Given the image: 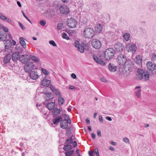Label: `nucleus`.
<instances>
[{"label": "nucleus", "mask_w": 156, "mask_h": 156, "mask_svg": "<svg viewBox=\"0 0 156 156\" xmlns=\"http://www.w3.org/2000/svg\"><path fill=\"white\" fill-rule=\"evenodd\" d=\"M115 54V51L112 48H109L106 49L104 52V56L105 59H112Z\"/></svg>", "instance_id": "1"}, {"label": "nucleus", "mask_w": 156, "mask_h": 156, "mask_svg": "<svg viewBox=\"0 0 156 156\" xmlns=\"http://www.w3.org/2000/svg\"><path fill=\"white\" fill-rule=\"evenodd\" d=\"M94 33L93 29L90 27L85 28L83 32V35L85 37L89 39L92 38L94 36Z\"/></svg>", "instance_id": "2"}, {"label": "nucleus", "mask_w": 156, "mask_h": 156, "mask_svg": "<svg viewBox=\"0 0 156 156\" xmlns=\"http://www.w3.org/2000/svg\"><path fill=\"white\" fill-rule=\"evenodd\" d=\"M124 65V69L125 71L129 73L132 71L134 67L132 61L128 59Z\"/></svg>", "instance_id": "3"}, {"label": "nucleus", "mask_w": 156, "mask_h": 156, "mask_svg": "<svg viewBox=\"0 0 156 156\" xmlns=\"http://www.w3.org/2000/svg\"><path fill=\"white\" fill-rule=\"evenodd\" d=\"M127 61L126 57L124 55L121 54L118 56L117 58V62L120 65H124Z\"/></svg>", "instance_id": "4"}, {"label": "nucleus", "mask_w": 156, "mask_h": 156, "mask_svg": "<svg viewBox=\"0 0 156 156\" xmlns=\"http://www.w3.org/2000/svg\"><path fill=\"white\" fill-rule=\"evenodd\" d=\"M67 24L69 27L73 28L76 27L77 24V22L75 19L71 18L68 19Z\"/></svg>", "instance_id": "5"}, {"label": "nucleus", "mask_w": 156, "mask_h": 156, "mask_svg": "<svg viewBox=\"0 0 156 156\" xmlns=\"http://www.w3.org/2000/svg\"><path fill=\"white\" fill-rule=\"evenodd\" d=\"M34 67V65L32 62H29L24 66V69L26 73H30Z\"/></svg>", "instance_id": "6"}, {"label": "nucleus", "mask_w": 156, "mask_h": 156, "mask_svg": "<svg viewBox=\"0 0 156 156\" xmlns=\"http://www.w3.org/2000/svg\"><path fill=\"white\" fill-rule=\"evenodd\" d=\"M91 44L93 48L97 49H99L101 46V42L99 40L96 39L92 40Z\"/></svg>", "instance_id": "7"}, {"label": "nucleus", "mask_w": 156, "mask_h": 156, "mask_svg": "<svg viewBox=\"0 0 156 156\" xmlns=\"http://www.w3.org/2000/svg\"><path fill=\"white\" fill-rule=\"evenodd\" d=\"M30 57L27 55H21L19 61L22 63L25 64L30 60Z\"/></svg>", "instance_id": "8"}, {"label": "nucleus", "mask_w": 156, "mask_h": 156, "mask_svg": "<svg viewBox=\"0 0 156 156\" xmlns=\"http://www.w3.org/2000/svg\"><path fill=\"white\" fill-rule=\"evenodd\" d=\"M126 48L129 52H134L136 51L137 47L136 44L130 43L129 44L126 46Z\"/></svg>", "instance_id": "9"}, {"label": "nucleus", "mask_w": 156, "mask_h": 156, "mask_svg": "<svg viewBox=\"0 0 156 156\" xmlns=\"http://www.w3.org/2000/svg\"><path fill=\"white\" fill-rule=\"evenodd\" d=\"M114 48L116 51L121 52L122 51L124 48V47L122 43L119 42H117L114 45Z\"/></svg>", "instance_id": "10"}, {"label": "nucleus", "mask_w": 156, "mask_h": 156, "mask_svg": "<svg viewBox=\"0 0 156 156\" xmlns=\"http://www.w3.org/2000/svg\"><path fill=\"white\" fill-rule=\"evenodd\" d=\"M60 12L63 14H67L69 11L68 7L65 5H62L59 8Z\"/></svg>", "instance_id": "11"}, {"label": "nucleus", "mask_w": 156, "mask_h": 156, "mask_svg": "<svg viewBox=\"0 0 156 156\" xmlns=\"http://www.w3.org/2000/svg\"><path fill=\"white\" fill-rule=\"evenodd\" d=\"M147 69L150 71H153L156 69V64L150 62H148L146 64Z\"/></svg>", "instance_id": "12"}, {"label": "nucleus", "mask_w": 156, "mask_h": 156, "mask_svg": "<svg viewBox=\"0 0 156 156\" xmlns=\"http://www.w3.org/2000/svg\"><path fill=\"white\" fill-rule=\"evenodd\" d=\"M75 46L77 48L79 51L81 53H83L84 51V48L83 46L80 44L79 41H76L74 42Z\"/></svg>", "instance_id": "13"}, {"label": "nucleus", "mask_w": 156, "mask_h": 156, "mask_svg": "<svg viewBox=\"0 0 156 156\" xmlns=\"http://www.w3.org/2000/svg\"><path fill=\"white\" fill-rule=\"evenodd\" d=\"M29 76L31 79L35 80L38 78L39 76L37 71H33L30 73Z\"/></svg>", "instance_id": "14"}, {"label": "nucleus", "mask_w": 156, "mask_h": 156, "mask_svg": "<svg viewBox=\"0 0 156 156\" xmlns=\"http://www.w3.org/2000/svg\"><path fill=\"white\" fill-rule=\"evenodd\" d=\"M93 58L94 61L100 64L102 66H104L105 65V62L100 57L96 56L95 55L93 56Z\"/></svg>", "instance_id": "15"}, {"label": "nucleus", "mask_w": 156, "mask_h": 156, "mask_svg": "<svg viewBox=\"0 0 156 156\" xmlns=\"http://www.w3.org/2000/svg\"><path fill=\"white\" fill-rule=\"evenodd\" d=\"M61 126V128L63 129H66L67 128L68 126V121L66 119L61 120L60 121Z\"/></svg>", "instance_id": "16"}, {"label": "nucleus", "mask_w": 156, "mask_h": 156, "mask_svg": "<svg viewBox=\"0 0 156 156\" xmlns=\"http://www.w3.org/2000/svg\"><path fill=\"white\" fill-rule=\"evenodd\" d=\"M20 56L19 52H14L12 55V59L13 61H16L18 60H20Z\"/></svg>", "instance_id": "17"}, {"label": "nucleus", "mask_w": 156, "mask_h": 156, "mask_svg": "<svg viewBox=\"0 0 156 156\" xmlns=\"http://www.w3.org/2000/svg\"><path fill=\"white\" fill-rule=\"evenodd\" d=\"M51 81L46 79H44L41 82V85L45 87H48L50 85Z\"/></svg>", "instance_id": "18"}, {"label": "nucleus", "mask_w": 156, "mask_h": 156, "mask_svg": "<svg viewBox=\"0 0 156 156\" xmlns=\"http://www.w3.org/2000/svg\"><path fill=\"white\" fill-rule=\"evenodd\" d=\"M8 35L7 34L3 31H0V40L2 41H4L7 38Z\"/></svg>", "instance_id": "19"}, {"label": "nucleus", "mask_w": 156, "mask_h": 156, "mask_svg": "<svg viewBox=\"0 0 156 156\" xmlns=\"http://www.w3.org/2000/svg\"><path fill=\"white\" fill-rule=\"evenodd\" d=\"M11 56L10 54H7L4 58L3 60V62L5 64H7L9 62L10 60L11 59Z\"/></svg>", "instance_id": "20"}, {"label": "nucleus", "mask_w": 156, "mask_h": 156, "mask_svg": "<svg viewBox=\"0 0 156 156\" xmlns=\"http://www.w3.org/2000/svg\"><path fill=\"white\" fill-rule=\"evenodd\" d=\"M135 62L137 64H141L142 63V58L140 55H137L134 59Z\"/></svg>", "instance_id": "21"}, {"label": "nucleus", "mask_w": 156, "mask_h": 156, "mask_svg": "<svg viewBox=\"0 0 156 156\" xmlns=\"http://www.w3.org/2000/svg\"><path fill=\"white\" fill-rule=\"evenodd\" d=\"M108 67L109 70L111 72H114L116 70V66L112 63H109Z\"/></svg>", "instance_id": "22"}, {"label": "nucleus", "mask_w": 156, "mask_h": 156, "mask_svg": "<svg viewBox=\"0 0 156 156\" xmlns=\"http://www.w3.org/2000/svg\"><path fill=\"white\" fill-rule=\"evenodd\" d=\"M25 38L23 37H20L19 39L20 43L22 47L24 48L27 47L26 44L24 40Z\"/></svg>", "instance_id": "23"}, {"label": "nucleus", "mask_w": 156, "mask_h": 156, "mask_svg": "<svg viewBox=\"0 0 156 156\" xmlns=\"http://www.w3.org/2000/svg\"><path fill=\"white\" fill-rule=\"evenodd\" d=\"M0 19L3 21L6 20V21L9 23H10L11 22V20L9 19V18H7L5 16H4L2 13L0 12Z\"/></svg>", "instance_id": "24"}, {"label": "nucleus", "mask_w": 156, "mask_h": 156, "mask_svg": "<svg viewBox=\"0 0 156 156\" xmlns=\"http://www.w3.org/2000/svg\"><path fill=\"white\" fill-rule=\"evenodd\" d=\"M50 87L51 90L53 92H54L56 95L58 96H61V94L59 90L57 89H55L51 85L50 86Z\"/></svg>", "instance_id": "25"}, {"label": "nucleus", "mask_w": 156, "mask_h": 156, "mask_svg": "<svg viewBox=\"0 0 156 156\" xmlns=\"http://www.w3.org/2000/svg\"><path fill=\"white\" fill-rule=\"evenodd\" d=\"M55 105V103L53 102H51L47 104V107L49 110H51L54 108Z\"/></svg>", "instance_id": "26"}, {"label": "nucleus", "mask_w": 156, "mask_h": 156, "mask_svg": "<svg viewBox=\"0 0 156 156\" xmlns=\"http://www.w3.org/2000/svg\"><path fill=\"white\" fill-rule=\"evenodd\" d=\"M143 73L138 74L134 77V78L136 80H141L143 79L144 77Z\"/></svg>", "instance_id": "27"}, {"label": "nucleus", "mask_w": 156, "mask_h": 156, "mask_svg": "<svg viewBox=\"0 0 156 156\" xmlns=\"http://www.w3.org/2000/svg\"><path fill=\"white\" fill-rule=\"evenodd\" d=\"M72 149V146L70 144H67V145H64L63 149L64 151H68L71 150Z\"/></svg>", "instance_id": "28"}, {"label": "nucleus", "mask_w": 156, "mask_h": 156, "mask_svg": "<svg viewBox=\"0 0 156 156\" xmlns=\"http://www.w3.org/2000/svg\"><path fill=\"white\" fill-rule=\"evenodd\" d=\"M130 34L129 33H125L123 35V37L124 38V41H128L129 40Z\"/></svg>", "instance_id": "29"}, {"label": "nucleus", "mask_w": 156, "mask_h": 156, "mask_svg": "<svg viewBox=\"0 0 156 156\" xmlns=\"http://www.w3.org/2000/svg\"><path fill=\"white\" fill-rule=\"evenodd\" d=\"M62 119V117L60 116L56 118L55 119L53 120V122L55 124H58L59 122H60Z\"/></svg>", "instance_id": "30"}, {"label": "nucleus", "mask_w": 156, "mask_h": 156, "mask_svg": "<svg viewBox=\"0 0 156 156\" xmlns=\"http://www.w3.org/2000/svg\"><path fill=\"white\" fill-rule=\"evenodd\" d=\"M149 74L148 72H145L144 74V77L143 78L145 80H147L149 78Z\"/></svg>", "instance_id": "31"}, {"label": "nucleus", "mask_w": 156, "mask_h": 156, "mask_svg": "<svg viewBox=\"0 0 156 156\" xmlns=\"http://www.w3.org/2000/svg\"><path fill=\"white\" fill-rule=\"evenodd\" d=\"M74 151L73 150L67 151L65 152L66 156H71L74 153Z\"/></svg>", "instance_id": "32"}, {"label": "nucleus", "mask_w": 156, "mask_h": 156, "mask_svg": "<svg viewBox=\"0 0 156 156\" xmlns=\"http://www.w3.org/2000/svg\"><path fill=\"white\" fill-rule=\"evenodd\" d=\"M30 57L35 62H38L39 61V59L37 57L31 55Z\"/></svg>", "instance_id": "33"}, {"label": "nucleus", "mask_w": 156, "mask_h": 156, "mask_svg": "<svg viewBox=\"0 0 156 156\" xmlns=\"http://www.w3.org/2000/svg\"><path fill=\"white\" fill-rule=\"evenodd\" d=\"M51 94L48 93H46L45 94L44 98L46 101L51 99L52 98L51 96Z\"/></svg>", "instance_id": "34"}, {"label": "nucleus", "mask_w": 156, "mask_h": 156, "mask_svg": "<svg viewBox=\"0 0 156 156\" xmlns=\"http://www.w3.org/2000/svg\"><path fill=\"white\" fill-rule=\"evenodd\" d=\"M58 103L60 105H62L64 103V99L61 97H59L58 98Z\"/></svg>", "instance_id": "35"}, {"label": "nucleus", "mask_w": 156, "mask_h": 156, "mask_svg": "<svg viewBox=\"0 0 156 156\" xmlns=\"http://www.w3.org/2000/svg\"><path fill=\"white\" fill-rule=\"evenodd\" d=\"M53 112L54 115H58L60 114L61 112V111L59 109H58L57 108H55L54 109Z\"/></svg>", "instance_id": "36"}, {"label": "nucleus", "mask_w": 156, "mask_h": 156, "mask_svg": "<svg viewBox=\"0 0 156 156\" xmlns=\"http://www.w3.org/2000/svg\"><path fill=\"white\" fill-rule=\"evenodd\" d=\"M73 141V138L72 137H69L66 140V144H71L72 143Z\"/></svg>", "instance_id": "37"}, {"label": "nucleus", "mask_w": 156, "mask_h": 156, "mask_svg": "<svg viewBox=\"0 0 156 156\" xmlns=\"http://www.w3.org/2000/svg\"><path fill=\"white\" fill-rule=\"evenodd\" d=\"M102 30V27L101 24H99L97 26V28L96 31L98 32H101Z\"/></svg>", "instance_id": "38"}, {"label": "nucleus", "mask_w": 156, "mask_h": 156, "mask_svg": "<svg viewBox=\"0 0 156 156\" xmlns=\"http://www.w3.org/2000/svg\"><path fill=\"white\" fill-rule=\"evenodd\" d=\"M149 9L151 11H153L155 10L156 6L154 5H151L149 6Z\"/></svg>", "instance_id": "39"}, {"label": "nucleus", "mask_w": 156, "mask_h": 156, "mask_svg": "<svg viewBox=\"0 0 156 156\" xmlns=\"http://www.w3.org/2000/svg\"><path fill=\"white\" fill-rule=\"evenodd\" d=\"M141 90L140 89L138 90L136 92V95L138 98H140V96H141Z\"/></svg>", "instance_id": "40"}, {"label": "nucleus", "mask_w": 156, "mask_h": 156, "mask_svg": "<svg viewBox=\"0 0 156 156\" xmlns=\"http://www.w3.org/2000/svg\"><path fill=\"white\" fill-rule=\"evenodd\" d=\"M55 12L54 10H51V12L50 15L48 17L50 18H51L55 15Z\"/></svg>", "instance_id": "41"}, {"label": "nucleus", "mask_w": 156, "mask_h": 156, "mask_svg": "<svg viewBox=\"0 0 156 156\" xmlns=\"http://www.w3.org/2000/svg\"><path fill=\"white\" fill-rule=\"evenodd\" d=\"M62 37L63 38L67 40H68L69 39V38L67 34L65 33H63Z\"/></svg>", "instance_id": "42"}, {"label": "nucleus", "mask_w": 156, "mask_h": 156, "mask_svg": "<svg viewBox=\"0 0 156 156\" xmlns=\"http://www.w3.org/2000/svg\"><path fill=\"white\" fill-rule=\"evenodd\" d=\"M49 44L53 45L54 47L57 46V44L55 43V42L53 40H51L49 41Z\"/></svg>", "instance_id": "43"}, {"label": "nucleus", "mask_w": 156, "mask_h": 156, "mask_svg": "<svg viewBox=\"0 0 156 156\" xmlns=\"http://www.w3.org/2000/svg\"><path fill=\"white\" fill-rule=\"evenodd\" d=\"M22 13V14H23V16H24V17L30 22V23L31 24L32 23L30 21V20L27 17L26 15L25 14L24 12L23 11H21Z\"/></svg>", "instance_id": "44"}, {"label": "nucleus", "mask_w": 156, "mask_h": 156, "mask_svg": "<svg viewBox=\"0 0 156 156\" xmlns=\"http://www.w3.org/2000/svg\"><path fill=\"white\" fill-rule=\"evenodd\" d=\"M63 28V24L61 23L58 24L57 28L59 30L62 29Z\"/></svg>", "instance_id": "45"}, {"label": "nucleus", "mask_w": 156, "mask_h": 156, "mask_svg": "<svg viewBox=\"0 0 156 156\" xmlns=\"http://www.w3.org/2000/svg\"><path fill=\"white\" fill-rule=\"evenodd\" d=\"M122 140L126 144L129 143V140L127 138L124 137L123 139Z\"/></svg>", "instance_id": "46"}, {"label": "nucleus", "mask_w": 156, "mask_h": 156, "mask_svg": "<svg viewBox=\"0 0 156 156\" xmlns=\"http://www.w3.org/2000/svg\"><path fill=\"white\" fill-rule=\"evenodd\" d=\"M40 24L42 26H44L46 23V21L44 20H42L40 21Z\"/></svg>", "instance_id": "47"}, {"label": "nucleus", "mask_w": 156, "mask_h": 156, "mask_svg": "<svg viewBox=\"0 0 156 156\" xmlns=\"http://www.w3.org/2000/svg\"><path fill=\"white\" fill-rule=\"evenodd\" d=\"M42 71L43 73L45 75H48L49 74V72L46 71L45 69L42 68Z\"/></svg>", "instance_id": "48"}, {"label": "nucleus", "mask_w": 156, "mask_h": 156, "mask_svg": "<svg viewBox=\"0 0 156 156\" xmlns=\"http://www.w3.org/2000/svg\"><path fill=\"white\" fill-rule=\"evenodd\" d=\"M145 72H144L143 70L140 69H138L137 71V72L138 74L143 73L144 74Z\"/></svg>", "instance_id": "49"}, {"label": "nucleus", "mask_w": 156, "mask_h": 156, "mask_svg": "<svg viewBox=\"0 0 156 156\" xmlns=\"http://www.w3.org/2000/svg\"><path fill=\"white\" fill-rule=\"evenodd\" d=\"M12 46V44H5V49H8L10 48Z\"/></svg>", "instance_id": "50"}, {"label": "nucleus", "mask_w": 156, "mask_h": 156, "mask_svg": "<svg viewBox=\"0 0 156 156\" xmlns=\"http://www.w3.org/2000/svg\"><path fill=\"white\" fill-rule=\"evenodd\" d=\"M94 153H95L97 155V156H99L98 150L97 148H96L94 151Z\"/></svg>", "instance_id": "51"}, {"label": "nucleus", "mask_w": 156, "mask_h": 156, "mask_svg": "<svg viewBox=\"0 0 156 156\" xmlns=\"http://www.w3.org/2000/svg\"><path fill=\"white\" fill-rule=\"evenodd\" d=\"M151 56H152V59L153 60L156 59V55L154 53H152L151 54Z\"/></svg>", "instance_id": "52"}, {"label": "nucleus", "mask_w": 156, "mask_h": 156, "mask_svg": "<svg viewBox=\"0 0 156 156\" xmlns=\"http://www.w3.org/2000/svg\"><path fill=\"white\" fill-rule=\"evenodd\" d=\"M2 28L6 32H7L9 30L8 28L7 27L2 26Z\"/></svg>", "instance_id": "53"}, {"label": "nucleus", "mask_w": 156, "mask_h": 156, "mask_svg": "<svg viewBox=\"0 0 156 156\" xmlns=\"http://www.w3.org/2000/svg\"><path fill=\"white\" fill-rule=\"evenodd\" d=\"M5 44H12V42L10 40H7L5 41Z\"/></svg>", "instance_id": "54"}, {"label": "nucleus", "mask_w": 156, "mask_h": 156, "mask_svg": "<svg viewBox=\"0 0 156 156\" xmlns=\"http://www.w3.org/2000/svg\"><path fill=\"white\" fill-rule=\"evenodd\" d=\"M94 151H90L88 152V154L89 156H94L93 153Z\"/></svg>", "instance_id": "55"}, {"label": "nucleus", "mask_w": 156, "mask_h": 156, "mask_svg": "<svg viewBox=\"0 0 156 156\" xmlns=\"http://www.w3.org/2000/svg\"><path fill=\"white\" fill-rule=\"evenodd\" d=\"M18 23H19L20 26L21 27V28L23 30H24L25 29V27L24 26H23V25L20 22H19Z\"/></svg>", "instance_id": "56"}, {"label": "nucleus", "mask_w": 156, "mask_h": 156, "mask_svg": "<svg viewBox=\"0 0 156 156\" xmlns=\"http://www.w3.org/2000/svg\"><path fill=\"white\" fill-rule=\"evenodd\" d=\"M71 77L74 79H75L76 78V76L75 74L74 73H73L71 75Z\"/></svg>", "instance_id": "57"}, {"label": "nucleus", "mask_w": 156, "mask_h": 156, "mask_svg": "<svg viewBox=\"0 0 156 156\" xmlns=\"http://www.w3.org/2000/svg\"><path fill=\"white\" fill-rule=\"evenodd\" d=\"M99 120L100 122H103V119L102 116L101 115H100L99 117Z\"/></svg>", "instance_id": "58"}, {"label": "nucleus", "mask_w": 156, "mask_h": 156, "mask_svg": "<svg viewBox=\"0 0 156 156\" xmlns=\"http://www.w3.org/2000/svg\"><path fill=\"white\" fill-rule=\"evenodd\" d=\"M97 135L99 136H101V133L100 130H97Z\"/></svg>", "instance_id": "59"}, {"label": "nucleus", "mask_w": 156, "mask_h": 156, "mask_svg": "<svg viewBox=\"0 0 156 156\" xmlns=\"http://www.w3.org/2000/svg\"><path fill=\"white\" fill-rule=\"evenodd\" d=\"M106 119L109 121H111L112 120V118L110 117H107L105 118Z\"/></svg>", "instance_id": "60"}, {"label": "nucleus", "mask_w": 156, "mask_h": 156, "mask_svg": "<svg viewBox=\"0 0 156 156\" xmlns=\"http://www.w3.org/2000/svg\"><path fill=\"white\" fill-rule=\"evenodd\" d=\"M75 88V87L73 86H71L69 87V89H73Z\"/></svg>", "instance_id": "61"}, {"label": "nucleus", "mask_w": 156, "mask_h": 156, "mask_svg": "<svg viewBox=\"0 0 156 156\" xmlns=\"http://www.w3.org/2000/svg\"><path fill=\"white\" fill-rule=\"evenodd\" d=\"M74 147H75L77 146V143L76 141H74L73 143Z\"/></svg>", "instance_id": "62"}, {"label": "nucleus", "mask_w": 156, "mask_h": 156, "mask_svg": "<svg viewBox=\"0 0 156 156\" xmlns=\"http://www.w3.org/2000/svg\"><path fill=\"white\" fill-rule=\"evenodd\" d=\"M17 3L18 5L20 7H21V3H20V2L19 1H17Z\"/></svg>", "instance_id": "63"}, {"label": "nucleus", "mask_w": 156, "mask_h": 156, "mask_svg": "<svg viewBox=\"0 0 156 156\" xmlns=\"http://www.w3.org/2000/svg\"><path fill=\"white\" fill-rule=\"evenodd\" d=\"M110 143L113 145H116V143L112 141H111Z\"/></svg>", "instance_id": "64"}]
</instances>
